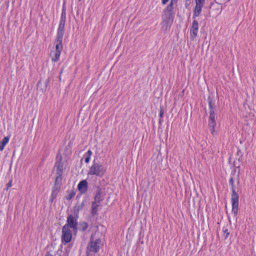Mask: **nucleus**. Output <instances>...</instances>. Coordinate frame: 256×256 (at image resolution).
I'll list each match as a JSON object with an SVG mask.
<instances>
[{
  "instance_id": "1",
  "label": "nucleus",
  "mask_w": 256,
  "mask_h": 256,
  "mask_svg": "<svg viewBox=\"0 0 256 256\" xmlns=\"http://www.w3.org/2000/svg\"><path fill=\"white\" fill-rule=\"evenodd\" d=\"M229 184L231 186L232 191V214L236 216L238 214V199L239 196L235 190V186L234 185V180L231 177L229 180Z\"/></svg>"
},
{
  "instance_id": "2",
  "label": "nucleus",
  "mask_w": 256,
  "mask_h": 256,
  "mask_svg": "<svg viewBox=\"0 0 256 256\" xmlns=\"http://www.w3.org/2000/svg\"><path fill=\"white\" fill-rule=\"evenodd\" d=\"M106 171V168L102 164L96 162L94 159L93 160L92 165L89 169L88 174L101 177L104 174Z\"/></svg>"
},
{
  "instance_id": "3",
  "label": "nucleus",
  "mask_w": 256,
  "mask_h": 256,
  "mask_svg": "<svg viewBox=\"0 0 256 256\" xmlns=\"http://www.w3.org/2000/svg\"><path fill=\"white\" fill-rule=\"evenodd\" d=\"M77 218L76 217L74 218L72 214H70L67 218L66 223L64 227L68 229L71 228L74 233L76 232L78 230Z\"/></svg>"
},
{
  "instance_id": "4",
  "label": "nucleus",
  "mask_w": 256,
  "mask_h": 256,
  "mask_svg": "<svg viewBox=\"0 0 256 256\" xmlns=\"http://www.w3.org/2000/svg\"><path fill=\"white\" fill-rule=\"evenodd\" d=\"M63 38H56V50L54 52V56H52V59L53 62H56L60 59V56L62 50V42Z\"/></svg>"
},
{
  "instance_id": "5",
  "label": "nucleus",
  "mask_w": 256,
  "mask_h": 256,
  "mask_svg": "<svg viewBox=\"0 0 256 256\" xmlns=\"http://www.w3.org/2000/svg\"><path fill=\"white\" fill-rule=\"evenodd\" d=\"M218 112V109H210V117L208 125L210 128L211 133L214 134L215 132V126L216 122L215 120V114Z\"/></svg>"
},
{
  "instance_id": "6",
  "label": "nucleus",
  "mask_w": 256,
  "mask_h": 256,
  "mask_svg": "<svg viewBox=\"0 0 256 256\" xmlns=\"http://www.w3.org/2000/svg\"><path fill=\"white\" fill-rule=\"evenodd\" d=\"M72 238V232L70 229L63 226L62 229V240L66 243L70 242Z\"/></svg>"
},
{
  "instance_id": "7",
  "label": "nucleus",
  "mask_w": 256,
  "mask_h": 256,
  "mask_svg": "<svg viewBox=\"0 0 256 256\" xmlns=\"http://www.w3.org/2000/svg\"><path fill=\"white\" fill-rule=\"evenodd\" d=\"M101 242L100 238L96 239L95 241H90L88 246V250L94 252H98L100 250V244Z\"/></svg>"
},
{
  "instance_id": "8",
  "label": "nucleus",
  "mask_w": 256,
  "mask_h": 256,
  "mask_svg": "<svg viewBox=\"0 0 256 256\" xmlns=\"http://www.w3.org/2000/svg\"><path fill=\"white\" fill-rule=\"evenodd\" d=\"M208 100L210 109H218L219 104L216 97L210 94L209 96Z\"/></svg>"
},
{
  "instance_id": "9",
  "label": "nucleus",
  "mask_w": 256,
  "mask_h": 256,
  "mask_svg": "<svg viewBox=\"0 0 256 256\" xmlns=\"http://www.w3.org/2000/svg\"><path fill=\"white\" fill-rule=\"evenodd\" d=\"M55 167L56 168V173L62 174L63 163L62 156L60 153H58L56 155Z\"/></svg>"
},
{
  "instance_id": "10",
  "label": "nucleus",
  "mask_w": 256,
  "mask_h": 256,
  "mask_svg": "<svg viewBox=\"0 0 256 256\" xmlns=\"http://www.w3.org/2000/svg\"><path fill=\"white\" fill-rule=\"evenodd\" d=\"M198 22L194 20L192 24V26L190 28L191 36L192 38H196L197 36L198 32Z\"/></svg>"
},
{
  "instance_id": "11",
  "label": "nucleus",
  "mask_w": 256,
  "mask_h": 256,
  "mask_svg": "<svg viewBox=\"0 0 256 256\" xmlns=\"http://www.w3.org/2000/svg\"><path fill=\"white\" fill-rule=\"evenodd\" d=\"M88 182L86 180H82L78 186V190L82 194H84L88 190Z\"/></svg>"
},
{
  "instance_id": "12",
  "label": "nucleus",
  "mask_w": 256,
  "mask_h": 256,
  "mask_svg": "<svg viewBox=\"0 0 256 256\" xmlns=\"http://www.w3.org/2000/svg\"><path fill=\"white\" fill-rule=\"evenodd\" d=\"M104 196V194L102 190L99 187L96 190V194L94 196V202L100 204V202L103 200Z\"/></svg>"
},
{
  "instance_id": "13",
  "label": "nucleus",
  "mask_w": 256,
  "mask_h": 256,
  "mask_svg": "<svg viewBox=\"0 0 256 256\" xmlns=\"http://www.w3.org/2000/svg\"><path fill=\"white\" fill-rule=\"evenodd\" d=\"M65 23L60 22L56 38H63Z\"/></svg>"
},
{
  "instance_id": "14",
  "label": "nucleus",
  "mask_w": 256,
  "mask_h": 256,
  "mask_svg": "<svg viewBox=\"0 0 256 256\" xmlns=\"http://www.w3.org/2000/svg\"><path fill=\"white\" fill-rule=\"evenodd\" d=\"M62 174L56 173V176L55 180L54 186H56L58 188L60 187L62 180Z\"/></svg>"
},
{
  "instance_id": "15",
  "label": "nucleus",
  "mask_w": 256,
  "mask_h": 256,
  "mask_svg": "<svg viewBox=\"0 0 256 256\" xmlns=\"http://www.w3.org/2000/svg\"><path fill=\"white\" fill-rule=\"evenodd\" d=\"M172 20L170 15L164 14L162 16V24H169L171 26Z\"/></svg>"
},
{
  "instance_id": "16",
  "label": "nucleus",
  "mask_w": 256,
  "mask_h": 256,
  "mask_svg": "<svg viewBox=\"0 0 256 256\" xmlns=\"http://www.w3.org/2000/svg\"><path fill=\"white\" fill-rule=\"evenodd\" d=\"M78 230L84 232L88 228V224L85 222H80L78 225Z\"/></svg>"
},
{
  "instance_id": "17",
  "label": "nucleus",
  "mask_w": 256,
  "mask_h": 256,
  "mask_svg": "<svg viewBox=\"0 0 256 256\" xmlns=\"http://www.w3.org/2000/svg\"><path fill=\"white\" fill-rule=\"evenodd\" d=\"M202 7L203 6L200 5H196L193 16L194 19L196 16H198L200 14Z\"/></svg>"
},
{
  "instance_id": "18",
  "label": "nucleus",
  "mask_w": 256,
  "mask_h": 256,
  "mask_svg": "<svg viewBox=\"0 0 256 256\" xmlns=\"http://www.w3.org/2000/svg\"><path fill=\"white\" fill-rule=\"evenodd\" d=\"M100 204L95 202H94L92 204V209L91 214L92 216L96 215L98 212V208L100 206Z\"/></svg>"
},
{
  "instance_id": "19",
  "label": "nucleus",
  "mask_w": 256,
  "mask_h": 256,
  "mask_svg": "<svg viewBox=\"0 0 256 256\" xmlns=\"http://www.w3.org/2000/svg\"><path fill=\"white\" fill-rule=\"evenodd\" d=\"M84 202H82L80 204H76L74 210V214L76 216V218H78V214L79 213V212L82 210L84 208Z\"/></svg>"
},
{
  "instance_id": "20",
  "label": "nucleus",
  "mask_w": 256,
  "mask_h": 256,
  "mask_svg": "<svg viewBox=\"0 0 256 256\" xmlns=\"http://www.w3.org/2000/svg\"><path fill=\"white\" fill-rule=\"evenodd\" d=\"M60 188L54 186L52 190V192L50 196V201L52 202L54 198H55L58 194Z\"/></svg>"
},
{
  "instance_id": "21",
  "label": "nucleus",
  "mask_w": 256,
  "mask_h": 256,
  "mask_svg": "<svg viewBox=\"0 0 256 256\" xmlns=\"http://www.w3.org/2000/svg\"><path fill=\"white\" fill-rule=\"evenodd\" d=\"M10 140L9 136H5L0 142V150L2 151L6 145L8 143Z\"/></svg>"
},
{
  "instance_id": "22",
  "label": "nucleus",
  "mask_w": 256,
  "mask_h": 256,
  "mask_svg": "<svg viewBox=\"0 0 256 256\" xmlns=\"http://www.w3.org/2000/svg\"><path fill=\"white\" fill-rule=\"evenodd\" d=\"M164 108H163V106H161L160 107V114H159V116L160 117V118L159 119V124H160L162 122V117L164 116Z\"/></svg>"
},
{
  "instance_id": "23",
  "label": "nucleus",
  "mask_w": 256,
  "mask_h": 256,
  "mask_svg": "<svg viewBox=\"0 0 256 256\" xmlns=\"http://www.w3.org/2000/svg\"><path fill=\"white\" fill-rule=\"evenodd\" d=\"M178 0H171L170 2L167 6V9L168 10H172L174 8L172 7L173 4H176Z\"/></svg>"
},
{
  "instance_id": "24",
  "label": "nucleus",
  "mask_w": 256,
  "mask_h": 256,
  "mask_svg": "<svg viewBox=\"0 0 256 256\" xmlns=\"http://www.w3.org/2000/svg\"><path fill=\"white\" fill-rule=\"evenodd\" d=\"M66 20V10L64 9H63L62 14H61L60 22L65 23Z\"/></svg>"
},
{
  "instance_id": "25",
  "label": "nucleus",
  "mask_w": 256,
  "mask_h": 256,
  "mask_svg": "<svg viewBox=\"0 0 256 256\" xmlns=\"http://www.w3.org/2000/svg\"><path fill=\"white\" fill-rule=\"evenodd\" d=\"M76 194V192L74 190H71L66 197L67 200H71Z\"/></svg>"
},
{
  "instance_id": "26",
  "label": "nucleus",
  "mask_w": 256,
  "mask_h": 256,
  "mask_svg": "<svg viewBox=\"0 0 256 256\" xmlns=\"http://www.w3.org/2000/svg\"><path fill=\"white\" fill-rule=\"evenodd\" d=\"M171 26L169 24H162V30H164V32L167 31L168 30L170 29Z\"/></svg>"
},
{
  "instance_id": "27",
  "label": "nucleus",
  "mask_w": 256,
  "mask_h": 256,
  "mask_svg": "<svg viewBox=\"0 0 256 256\" xmlns=\"http://www.w3.org/2000/svg\"><path fill=\"white\" fill-rule=\"evenodd\" d=\"M205 0H196V4L197 5L204 6Z\"/></svg>"
},
{
  "instance_id": "28",
  "label": "nucleus",
  "mask_w": 256,
  "mask_h": 256,
  "mask_svg": "<svg viewBox=\"0 0 256 256\" xmlns=\"http://www.w3.org/2000/svg\"><path fill=\"white\" fill-rule=\"evenodd\" d=\"M224 234L225 235V238H228V235H229V232L228 231V229H225L224 230Z\"/></svg>"
},
{
  "instance_id": "29",
  "label": "nucleus",
  "mask_w": 256,
  "mask_h": 256,
  "mask_svg": "<svg viewBox=\"0 0 256 256\" xmlns=\"http://www.w3.org/2000/svg\"><path fill=\"white\" fill-rule=\"evenodd\" d=\"M190 4V0H186L185 6L186 8H188Z\"/></svg>"
},
{
  "instance_id": "30",
  "label": "nucleus",
  "mask_w": 256,
  "mask_h": 256,
  "mask_svg": "<svg viewBox=\"0 0 256 256\" xmlns=\"http://www.w3.org/2000/svg\"><path fill=\"white\" fill-rule=\"evenodd\" d=\"M12 180L10 181L6 184V190H8V188L11 187L12 186Z\"/></svg>"
},
{
  "instance_id": "31",
  "label": "nucleus",
  "mask_w": 256,
  "mask_h": 256,
  "mask_svg": "<svg viewBox=\"0 0 256 256\" xmlns=\"http://www.w3.org/2000/svg\"><path fill=\"white\" fill-rule=\"evenodd\" d=\"M90 157L87 156L85 160H84L85 162H86V163H88V162H90Z\"/></svg>"
},
{
  "instance_id": "32",
  "label": "nucleus",
  "mask_w": 256,
  "mask_h": 256,
  "mask_svg": "<svg viewBox=\"0 0 256 256\" xmlns=\"http://www.w3.org/2000/svg\"><path fill=\"white\" fill-rule=\"evenodd\" d=\"M92 152L90 150H89L88 151V152H87L88 156L90 157V156H91L92 155Z\"/></svg>"
},
{
  "instance_id": "33",
  "label": "nucleus",
  "mask_w": 256,
  "mask_h": 256,
  "mask_svg": "<svg viewBox=\"0 0 256 256\" xmlns=\"http://www.w3.org/2000/svg\"><path fill=\"white\" fill-rule=\"evenodd\" d=\"M45 256H53L52 254H51L50 252H48Z\"/></svg>"
},
{
  "instance_id": "34",
  "label": "nucleus",
  "mask_w": 256,
  "mask_h": 256,
  "mask_svg": "<svg viewBox=\"0 0 256 256\" xmlns=\"http://www.w3.org/2000/svg\"><path fill=\"white\" fill-rule=\"evenodd\" d=\"M169 0H162V4H165Z\"/></svg>"
},
{
  "instance_id": "35",
  "label": "nucleus",
  "mask_w": 256,
  "mask_h": 256,
  "mask_svg": "<svg viewBox=\"0 0 256 256\" xmlns=\"http://www.w3.org/2000/svg\"><path fill=\"white\" fill-rule=\"evenodd\" d=\"M49 82H50L49 78H48V79L46 80V86H47V85L48 84Z\"/></svg>"
},
{
  "instance_id": "36",
  "label": "nucleus",
  "mask_w": 256,
  "mask_h": 256,
  "mask_svg": "<svg viewBox=\"0 0 256 256\" xmlns=\"http://www.w3.org/2000/svg\"><path fill=\"white\" fill-rule=\"evenodd\" d=\"M240 150H238L237 152L238 155L240 154Z\"/></svg>"
}]
</instances>
